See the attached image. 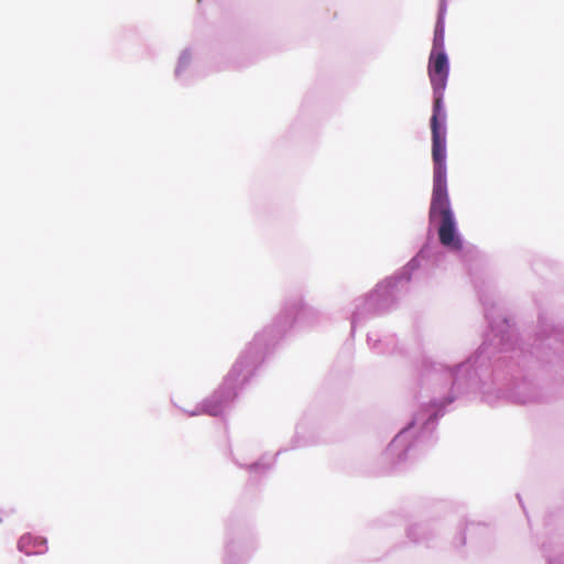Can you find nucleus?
I'll return each instance as SVG.
<instances>
[{"label": "nucleus", "instance_id": "nucleus-1", "mask_svg": "<svg viewBox=\"0 0 564 564\" xmlns=\"http://www.w3.org/2000/svg\"><path fill=\"white\" fill-rule=\"evenodd\" d=\"M434 163L433 192L430 206V220L438 219V238L443 246L459 249L460 240L456 236V224L447 193L446 149L432 150Z\"/></svg>", "mask_w": 564, "mask_h": 564}, {"label": "nucleus", "instance_id": "nucleus-2", "mask_svg": "<svg viewBox=\"0 0 564 564\" xmlns=\"http://www.w3.org/2000/svg\"><path fill=\"white\" fill-rule=\"evenodd\" d=\"M427 73L434 96L431 118L432 150H444L446 149V113L443 99L449 73L448 58L445 52L431 51Z\"/></svg>", "mask_w": 564, "mask_h": 564}, {"label": "nucleus", "instance_id": "nucleus-3", "mask_svg": "<svg viewBox=\"0 0 564 564\" xmlns=\"http://www.w3.org/2000/svg\"><path fill=\"white\" fill-rule=\"evenodd\" d=\"M18 547L21 552L26 555L42 554L47 551V542L44 538L35 536L30 533L23 534L19 542Z\"/></svg>", "mask_w": 564, "mask_h": 564}, {"label": "nucleus", "instance_id": "nucleus-4", "mask_svg": "<svg viewBox=\"0 0 564 564\" xmlns=\"http://www.w3.org/2000/svg\"><path fill=\"white\" fill-rule=\"evenodd\" d=\"M444 41H445V26H444V22L438 20L436 25H435V30H434V39H433L432 51L445 52Z\"/></svg>", "mask_w": 564, "mask_h": 564}, {"label": "nucleus", "instance_id": "nucleus-5", "mask_svg": "<svg viewBox=\"0 0 564 564\" xmlns=\"http://www.w3.org/2000/svg\"><path fill=\"white\" fill-rule=\"evenodd\" d=\"M206 412L210 415H218L220 413V410L217 406H215L213 409L206 410Z\"/></svg>", "mask_w": 564, "mask_h": 564}]
</instances>
